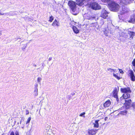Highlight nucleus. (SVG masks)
Instances as JSON below:
<instances>
[{
    "label": "nucleus",
    "mask_w": 135,
    "mask_h": 135,
    "mask_svg": "<svg viewBox=\"0 0 135 135\" xmlns=\"http://www.w3.org/2000/svg\"><path fill=\"white\" fill-rule=\"evenodd\" d=\"M101 1L105 3L104 4H108V5H109V3L112 1L111 0H101Z\"/></svg>",
    "instance_id": "obj_21"
},
{
    "label": "nucleus",
    "mask_w": 135,
    "mask_h": 135,
    "mask_svg": "<svg viewBox=\"0 0 135 135\" xmlns=\"http://www.w3.org/2000/svg\"><path fill=\"white\" fill-rule=\"evenodd\" d=\"M27 46V45L26 44L25 46V47H23L22 48V49L23 50V49H25V48H26Z\"/></svg>",
    "instance_id": "obj_39"
},
{
    "label": "nucleus",
    "mask_w": 135,
    "mask_h": 135,
    "mask_svg": "<svg viewBox=\"0 0 135 135\" xmlns=\"http://www.w3.org/2000/svg\"><path fill=\"white\" fill-rule=\"evenodd\" d=\"M41 79H42L41 78L39 77L37 79V81L38 82V83H40Z\"/></svg>",
    "instance_id": "obj_36"
},
{
    "label": "nucleus",
    "mask_w": 135,
    "mask_h": 135,
    "mask_svg": "<svg viewBox=\"0 0 135 135\" xmlns=\"http://www.w3.org/2000/svg\"><path fill=\"white\" fill-rule=\"evenodd\" d=\"M132 106L133 108H135V102L133 103L132 104Z\"/></svg>",
    "instance_id": "obj_37"
},
{
    "label": "nucleus",
    "mask_w": 135,
    "mask_h": 135,
    "mask_svg": "<svg viewBox=\"0 0 135 135\" xmlns=\"http://www.w3.org/2000/svg\"><path fill=\"white\" fill-rule=\"evenodd\" d=\"M122 73H123V71H122L121 72H120V73H122Z\"/></svg>",
    "instance_id": "obj_47"
},
{
    "label": "nucleus",
    "mask_w": 135,
    "mask_h": 135,
    "mask_svg": "<svg viewBox=\"0 0 135 135\" xmlns=\"http://www.w3.org/2000/svg\"><path fill=\"white\" fill-rule=\"evenodd\" d=\"M29 112L28 110H26V115L28 114H29Z\"/></svg>",
    "instance_id": "obj_42"
},
{
    "label": "nucleus",
    "mask_w": 135,
    "mask_h": 135,
    "mask_svg": "<svg viewBox=\"0 0 135 135\" xmlns=\"http://www.w3.org/2000/svg\"><path fill=\"white\" fill-rule=\"evenodd\" d=\"M5 14L4 13H1L0 12V15H3Z\"/></svg>",
    "instance_id": "obj_43"
},
{
    "label": "nucleus",
    "mask_w": 135,
    "mask_h": 135,
    "mask_svg": "<svg viewBox=\"0 0 135 135\" xmlns=\"http://www.w3.org/2000/svg\"><path fill=\"white\" fill-rule=\"evenodd\" d=\"M120 90L122 92L125 93H130L131 92L129 87H127L124 88H121Z\"/></svg>",
    "instance_id": "obj_6"
},
{
    "label": "nucleus",
    "mask_w": 135,
    "mask_h": 135,
    "mask_svg": "<svg viewBox=\"0 0 135 135\" xmlns=\"http://www.w3.org/2000/svg\"><path fill=\"white\" fill-rule=\"evenodd\" d=\"M131 99L125 100V102L126 104H131Z\"/></svg>",
    "instance_id": "obj_27"
},
{
    "label": "nucleus",
    "mask_w": 135,
    "mask_h": 135,
    "mask_svg": "<svg viewBox=\"0 0 135 135\" xmlns=\"http://www.w3.org/2000/svg\"><path fill=\"white\" fill-rule=\"evenodd\" d=\"M44 134L45 135H54V134L53 133L51 129H49L48 130L46 129L44 131Z\"/></svg>",
    "instance_id": "obj_7"
},
{
    "label": "nucleus",
    "mask_w": 135,
    "mask_h": 135,
    "mask_svg": "<svg viewBox=\"0 0 135 135\" xmlns=\"http://www.w3.org/2000/svg\"><path fill=\"white\" fill-rule=\"evenodd\" d=\"M95 19V20L98 19V18L95 15H93L91 16L90 18V19Z\"/></svg>",
    "instance_id": "obj_24"
},
{
    "label": "nucleus",
    "mask_w": 135,
    "mask_h": 135,
    "mask_svg": "<svg viewBox=\"0 0 135 135\" xmlns=\"http://www.w3.org/2000/svg\"><path fill=\"white\" fill-rule=\"evenodd\" d=\"M128 33L129 35L130 38H133L134 36L135 35V33L132 31H128Z\"/></svg>",
    "instance_id": "obj_18"
},
{
    "label": "nucleus",
    "mask_w": 135,
    "mask_h": 135,
    "mask_svg": "<svg viewBox=\"0 0 135 135\" xmlns=\"http://www.w3.org/2000/svg\"><path fill=\"white\" fill-rule=\"evenodd\" d=\"M85 0H76V4L79 6H81L84 4L83 2Z\"/></svg>",
    "instance_id": "obj_13"
},
{
    "label": "nucleus",
    "mask_w": 135,
    "mask_h": 135,
    "mask_svg": "<svg viewBox=\"0 0 135 135\" xmlns=\"http://www.w3.org/2000/svg\"><path fill=\"white\" fill-rule=\"evenodd\" d=\"M132 65L134 67V69H135V59H134L132 62Z\"/></svg>",
    "instance_id": "obj_33"
},
{
    "label": "nucleus",
    "mask_w": 135,
    "mask_h": 135,
    "mask_svg": "<svg viewBox=\"0 0 135 135\" xmlns=\"http://www.w3.org/2000/svg\"><path fill=\"white\" fill-rule=\"evenodd\" d=\"M129 22L133 23L135 22V15H133L131 16Z\"/></svg>",
    "instance_id": "obj_10"
},
{
    "label": "nucleus",
    "mask_w": 135,
    "mask_h": 135,
    "mask_svg": "<svg viewBox=\"0 0 135 135\" xmlns=\"http://www.w3.org/2000/svg\"><path fill=\"white\" fill-rule=\"evenodd\" d=\"M104 32L105 36L109 37L110 36V34L111 33L110 31L108 30H107V29H106L104 31Z\"/></svg>",
    "instance_id": "obj_11"
},
{
    "label": "nucleus",
    "mask_w": 135,
    "mask_h": 135,
    "mask_svg": "<svg viewBox=\"0 0 135 135\" xmlns=\"http://www.w3.org/2000/svg\"><path fill=\"white\" fill-rule=\"evenodd\" d=\"M59 22H58L56 20H55L53 22L52 24V25L54 27H58L59 26Z\"/></svg>",
    "instance_id": "obj_17"
},
{
    "label": "nucleus",
    "mask_w": 135,
    "mask_h": 135,
    "mask_svg": "<svg viewBox=\"0 0 135 135\" xmlns=\"http://www.w3.org/2000/svg\"><path fill=\"white\" fill-rule=\"evenodd\" d=\"M35 66H36V65H35Z\"/></svg>",
    "instance_id": "obj_49"
},
{
    "label": "nucleus",
    "mask_w": 135,
    "mask_h": 135,
    "mask_svg": "<svg viewBox=\"0 0 135 135\" xmlns=\"http://www.w3.org/2000/svg\"><path fill=\"white\" fill-rule=\"evenodd\" d=\"M97 130L96 129H93L88 131V133L89 134L93 135L95 134L97 132Z\"/></svg>",
    "instance_id": "obj_16"
},
{
    "label": "nucleus",
    "mask_w": 135,
    "mask_h": 135,
    "mask_svg": "<svg viewBox=\"0 0 135 135\" xmlns=\"http://www.w3.org/2000/svg\"><path fill=\"white\" fill-rule=\"evenodd\" d=\"M90 6L92 9L94 10H99L101 8V6L96 2L92 3L90 4Z\"/></svg>",
    "instance_id": "obj_3"
},
{
    "label": "nucleus",
    "mask_w": 135,
    "mask_h": 135,
    "mask_svg": "<svg viewBox=\"0 0 135 135\" xmlns=\"http://www.w3.org/2000/svg\"><path fill=\"white\" fill-rule=\"evenodd\" d=\"M107 117H106L105 118L107 119Z\"/></svg>",
    "instance_id": "obj_51"
},
{
    "label": "nucleus",
    "mask_w": 135,
    "mask_h": 135,
    "mask_svg": "<svg viewBox=\"0 0 135 135\" xmlns=\"http://www.w3.org/2000/svg\"><path fill=\"white\" fill-rule=\"evenodd\" d=\"M108 6L111 11L114 12H117L120 8L118 3L112 1L109 3Z\"/></svg>",
    "instance_id": "obj_1"
},
{
    "label": "nucleus",
    "mask_w": 135,
    "mask_h": 135,
    "mask_svg": "<svg viewBox=\"0 0 135 135\" xmlns=\"http://www.w3.org/2000/svg\"><path fill=\"white\" fill-rule=\"evenodd\" d=\"M127 10V9L123 6L122 7V9L120 10V13L121 15H123L125 13H126Z\"/></svg>",
    "instance_id": "obj_9"
},
{
    "label": "nucleus",
    "mask_w": 135,
    "mask_h": 135,
    "mask_svg": "<svg viewBox=\"0 0 135 135\" xmlns=\"http://www.w3.org/2000/svg\"><path fill=\"white\" fill-rule=\"evenodd\" d=\"M38 84L37 83H36L35 85V87L34 88V89H38Z\"/></svg>",
    "instance_id": "obj_34"
},
{
    "label": "nucleus",
    "mask_w": 135,
    "mask_h": 135,
    "mask_svg": "<svg viewBox=\"0 0 135 135\" xmlns=\"http://www.w3.org/2000/svg\"><path fill=\"white\" fill-rule=\"evenodd\" d=\"M31 118L30 117L28 118L27 120V122H26V124H27L30 123V120H31Z\"/></svg>",
    "instance_id": "obj_32"
},
{
    "label": "nucleus",
    "mask_w": 135,
    "mask_h": 135,
    "mask_svg": "<svg viewBox=\"0 0 135 135\" xmlns=\"http://www.w3.org/2000/svg\"><path fill=\"white\" fill-rule=\"evenodd\" d=\"M127 111L126 110L122 111L120 112V114L123 115H126L127 114Z\"/></svg>",
    "instance_id": "obj_28"
},
{
    "label": "nucleus",
    "mask_w": 135,
    "mask_h": 135,
    "mask_svg": "<svg viewBox=\"0 0 135 135\" xmlns=\"http://www.w3.org/2000/svg\"><path fill=\"white\" fill-rule=\"evenodd\" d=\"M133 0H122L121 2V3H122L125 5H127L130 3Z\"/></svg>",
    "instance_id": "obj_12"
},
{
    "label": "nucleus",
    "mask_w": 135,
    "mask_h": 135,
    "mask_svg": "<svg viewBox=\"0 0 135 135\" xmlns=\"http://www.w3.org/2000/svg\"><path fill=\"white\" fill-rule=\"evenodd\" d=\"M108 13L104 9H103L101 12V16L104 18H106L108 16Z\"/></svg>",
    "instance_id": "obj_5"
},
{
    "label": "nucleus",
    "mask_w": 135,
    "mask_h": 135,
    "mask_svg": "<svg viewBox=\"0 0 135 135\" xmlns=\"http://www.w3.org/2000/svg\"><path fill=\"white\" fill-rule=\"evenodd\" d=\"M33 95L35 96H37L38 95V89H34V90L33 91Z\"/></svg>",
    "instance_id": "obj_23"
},
{
    "label": "nucleus",
    "mask_w": 135,
    "mask_h": 135,
    "mask_svg": "<svg viewBox=\"0 0 135 135\" xmlns=\"http://www.w3.org/2000/svg\"><path fill=\"white\" fill-rule=\"evenodd\" d=\"M68 5L73 11H75L76 8V5L75 2L71 1H69Z\"/></svg>",
    "instance_id": "obj_2"
},
{
    "label": "nucleus",
    "mask_w": 135,
    "mask_h": 135,
    "mask_svg": "<svg viewBox=\"0 0 135 135\" xmlns=\"http://www.w3.org/2000/svg\"><path fill=\"white\" fill-rule=\"evenodd\" d=\"M111 104V102L109 100L106 101L103 104V105L105 107H108Z\"/></svg>",
    "instance_id": "obj_15"
},
{
    "label": "nucleus",
    "mask_w": 135,
    "mask_h": 135,
    "mask_svg": "<svg viewBox=\"0 0 135 135\" xmlns=\"http://www.w3.org/2000/svg\"><path fill=\"white\" fill-rule=\"evenodd\" d=\"M75 93H71V95H75Z\"/></svg>",
    "instance_id": "obj_45"
},
{
    "label": "nucleus",
    "mask_w": 135,
    "mask_h": 135,
    "mask_svg": "<svg viewBox=\"0 0 135 135\" xmlns=\"http://www.w3.org/2000/svg\"><path fill=\"white\" fill-rule=\"evenodd\" d=\"M128 76L130 77L131 80L133 81H135V76L134 72L132 70L130 69L129 71Z\"/></svg>",
    "instance_id": "obj_4"
},
{
    "label": "nucleus",
    "mask_w": 135,
    "mask_h": 135,
    "mask_svg": "<svg viewBox=\"0 0 135 135\" xmlns=\"http://www.w3.org/2000/svg\"><path fill=\"white\" fill-rule=\"evenodd\" d=\"M23 121L22 120H21L20 122V124H22V122H23Z\"/></svg>",
    "instance_id": "obj_46"
},
{
    "label": "nucleus",
    "mask_w": 135,
    "mask_h": 135,
    "mask_svg": "<svg viewBox=\"0 0 135 135\" xmlns=\"http://www.w3.org/2000/svg\"><path fill=\"white\" fill-rule=\"evenodd\" d=\"M15 135H19V134L18 133V132L16 131L15 132Z\"/></svg>",
    "instance_id": "obj_41"
},
{
    "label": "nucleus",
    "mask_w": 135,
    "mask_h": 135,
    "mask_svg": "<svg viewBox=\"0 0 135 135\" xmlns=\"http://www.w3.org/2000/svg\"><path fill=\"white\" fill-rule=\"evenodd\" d=\"M17 14V13L14 12H10L8 13H5V15L9 16L16 15Z\"/></svg>",
    "instance_id": "obj_14"
},
{
    "label": "nucleus",
    "mask_w": 135,
    "mask_h": 135,
    "mask_svg": "<svg viewBox=\"0 0 135 135\" xmlns=\"http://www.w3.org/2000/svg\"><path fill=\"white\" fill-rule=\"evenodd\" d=\"M73 29L74 32L76 33H78L79 32V31L78 29L75 26H73Z\"/></svg>",
    "instance_id": "obj_22"
},
{
    "label": "nucleus",
    "mask_w": 135,
    "mask_h": 135,
    "mask_svg": "<svg viewBox=\"0 0 135 135\" xmlns=\"http://www.w3.org/2000/svg\"><path fill=\"white\" fill-rule=\"evenodd\" d=\"M54 20V17L52 16L50 17L49 21L50 22H52Z\"/></svg>",
    "instance_id": "obj_30"
},
{
    "label": "nucleus",
    "mask_w": 135,
    "mask_h": 135,
    "mask_svg": "<svg viewBox=\"0 0 135 135\" xmlns=\"http://www.w3.org/2000/svg\"><path fill=\"white\" fill-rule=\"evenodd\" d=\"M113 75L114 77L117 78L118 80H119L120 79V77H119L118 75H117L115 74L114 73Z\"/></svg>",
    "instance_id": "obj_29"
},
{
    "label": "nucleus",
    "mask_w": 135,
    "mask_h": 135,
    "mask_svg": "<svg viewBox=\"0 0 135 135\" xmlns=\"http://www.w3.org/2000/svg\"><path fill=\"white\" fill-rule=\"evenodd\" d=\"M126 109H128L132 105H131V104H126Z\"/></svg>",
    "instance_id": "obj_26"
},
{
    "label": "nucleus",
    "mask_w": 135,
    "mask_h": 135,
    "mask_svg": "<svg viewBox=\"0 0 135 135\" xmlns=\"http://www.w3.org/2000/svg\"><path fill=\"white\" fill-rule=\"evenodd\" d=\"M120 100L121 102H122V100H124L125 101V100H126L125 99H124V97H123V96L122 95V97H121L120 98Z\"/></svg>",
    "instance_id": "obj_35"
},
{
    "label": "nucleus",
    "mask_w": 135,
    "mask_h": 135,
    "mask_svg": "<svg viewBox=\"0 0 135 135\" xmlns=\"http://www.w3.org/2000/svg\"><path fill=\"white\" fill-rule=\"evenodd\" d=\"M20 39V38H18L17 39V40H18V39Z\"/></svg>",
    "instance_id": "obj_48"
},
{
    "label": "nucleus",
    "mask_w": 135,
    "mask_h": 135,
    "mask_svg": "<svg viewBox=\"0 0 135 135\" xmlns=\"http://www.w3.org/2000/svg\"><path fill=\"white\" fill-rule=\"evenodd\" d=\"M107 117H106L105 118L107 119Z\"/></svg>",
    "instance_id": "obj_50"
},
{
    "label": "nucleus",
    "mask_w": 135,
    "mask_h": 135,
    "mask_svg": "<svg viewBox=\"0 0 135 135\" xmlns=\"http://www.w3.org/2000/svg\"><path fill=\"white\" fill-rule=\"evenodd\" d=\"M10 135H15V133L13 132L12 131L11 132Z\"/></svg>",
    "instance_id": "obj_40"
},
{
    "label": "nucleus",
    "mask_w": 135,
    "mask_h": 135,
    "mask_svg": "<svg viewBox=\"0 0 135 135\" xmlns=\"http://www.w3.org/2000/svg\"><path fill=\"white\" fill-rule=\"evenodd\" d=\"M101 22H100V23L101 24V25H103L104 23V22L103 21V19H102V18L101 19Z\"/></svg>",
    "instance_id": "obj_38"
},
{
    "label": "nucleus",
    "mask_w": 135,
    "mask_h": 135,
    "mask_svg": "<svg viewBox=\"0 0 135 135\" xmlns=\"http://www.w3.org/2000/svg\"><path fill=\"white\" fill-rule=\"evenodd\" d=\"M129 93H125L123 94V97H124V99H125L129 97L130 94H129Z\"/></svg>",
    "instance_id": "obj_20"
},
{
    "label": "nucleus",
    "mask_w": 135,
    "mask_h": 135,
    "mask_svg": "<svg viewBox=\"0 0 135 135\" xmlns=\"http://www.w3.org/2000/svg\"><path fill=\"white\" fill-rule=\"evenodd\" d=\"M51 59H52L51 57H49V61H50L51 60Z\"/></svg>",
    "instance_id": "obj_44"
},
{
    "label": "nucleus",
    "mask_w": 135,
    "mask_h": 135,
    "mask_svg": "<svg viewBox=\"0 0 135 135\" xmlns=\"http://www.w3.org/2000/svg\"><path fill=\"white\" fill-rule=\"evenodd\" d=\"M118 91L116 88H115L113 91V95L114 97L116 98L117 102L119 101L117 95Z\"/></svg>",
    "instance_id": "obj_8"
},
{
    "label": "nucleus",
    "mask_w": 135,
    "mask_h": 135,
    "mask_svg": "<svg viewBox=\"0 0 135 135\" xmlns=\"http://www.w3.org/2000/svg\"><path fill=\"white\" fill-rule=\"evenodd\" d=\"M85 112H83L82 113H81L80 115V117H85V116H84V115L85 114Z\"/></svg>",
    "instance_id": "obj_31"
},
{
    "label": "nucleus",
    "mask_w": 135,
    "mask_h": 135,
    "mask_svg": "<svg viewBox=\"0 0 135 135\" xmlns=\"http://www.w3.org/2000/svg\"><path fill=\"white\" fill-rule=\"evenodd\" d=\"M115 70V69H112L110 68H108L107 69V71H109L110 73H112L113 72H114Z\"/></svg>",
    "instance_id": "obj_25"
},
{
    "label": "nucleus",
    "mask_w": 135,
    "mask_h": 135,
    "mask_svg": "<svg viewBox=\"0 0 135 135\" xmlns=\"http://www.w3.org/2000/svg\"><path fill=\"white\" fill-rule=\"evenodd\" d=\"M99 121V120H96L95 121V123H93L94 127L96 128H98L99 127V124L98 122Z\"/></svg>",
    "instance_id": "obj_19"
}]
</instances>
